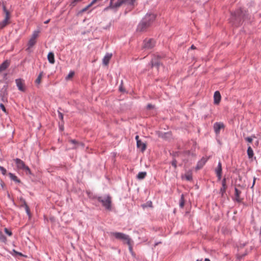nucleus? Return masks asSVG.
Wrapping results in <instances>:
<instances>
[{
  "label": "nucleus",
  "mask_w": 261,
  "mask_h": 261,
  "mask_svg": "<svg viewBox=\"0 0 261 261\" xmlns=\"http://www.w3.org/2000/svg\"><path fill=\"white\" fill-rule=\"evenodd\" d=\"M246 12L240 9L232 14L230 20L233 24L238 26L240 24L241 20L246 19Z\"/></svg>",
  "instance_id": "f257e3e1"
},
{
  "label": "nucleus",
  "mask_w": 261,
  "mask_h": 261,
  "mask_svg": "<svg viewBox=\"0 0 261 261\" xmlns=\"http://www.w3.org/2000/svg\"><path fill=\"white\" fill-rule=\"evenodd\" d=\"M97 200L101 203L102 205L107 209L110 210L111 208V197L110 195L99 196L97 198Z\"/></svg>",
  "instance_id": "f03ea898"
},
{
  "label": "nucleus",
  "mask_w": 261,
  "mask_h": 261,
  "mask_svg": "<svg viewBox=\"0 0 261 261\" xmlns=\"http://www.w3.org/2000/svg\"><path fill=\"white\" fill-rule=\"evenodd\" d=\"M18 169L22 170L25 172L27 174H31V171L29 167L25 165L24 162L18 158L14 159Z\"/></svg>",
  "instance_id": "7ed1b4c3"
},
{
  "label": "nucleus",
  "mask_w": 261,
  "mask_h": 261,
  "mask_svg": "<svg viewBox=\"0 0 261 261\" xmlns=\"http://www.w3.org/2000/svg\"><path fill=\"white\" fill-rule=\"evenodd\" d=\"M110 234L111 236H114L117 239L125 241L127 244H129L130 239L128 235L118 232H112L110 233Z\"/></svg>",
  "instance_id": "20e7f679"
},
{
  "label": "nucleus",
  "mask_w": 261,
  "mask_h": 261,
  "mask_svg": "<svg viewBox=\"0 0 261 261\" xmlns=\"http://www.w3.org/2000/svg\"><path fill=\"white\" fill-rule=\"evenodd\" d=\"M136 0H117L115 3V7H120L122 4L126 5L129 9H132L134 5Z\"/></svg>",
  "instance_id": "39448f33"
},
{
  "label": "nucleus",
  "mask_w": 261,
  "mask_h": 261,
  "mask_svg": "<svg viewBox=\"0 0 261 261\" xmlns=\"http://www.w3.org/2000/svg\"><path fill=\"white\" fill-rule=\"evenodd\" d=\"M3 9L4 11V12L6 14V16L5 19L0 22V29H2L4 28L5 27H6L8 23V20L10 18V13L8 11V10L7 9L5 5H3Z\"/></svg>",
  "instance_id": "423d86ee"
},
{
  "label": "nucleus",
  "mask_w": 261,
  "mask_h": 261,
  "mask_svg": "<svg viewBox=\"0 0 261 261\" xmlns=\"http://www.w3.org/2000/svg\"><path fill=\"white\" fill-rule=\"evenodd\" d=\"M8 88L7 82L0 90V98L3 102H6L8 100Z\"/></svg>",
  "instance_id": "0eeeda50"
},
{
  "label": "nucleus",
  "mask_w": 261,
  "mask_h": 261,
  "mask_svg": "<svg viewBox=\"0 0 261 261\" xmlns=\"http://www.w3.org/2000/svg\"><path fill=\"white\" fill-rule=\"evenodd\" d=\"M149 27L147 22L142 20L138 25L137 31L138 32H144Z\"/></svg>",
  "instance_id": "6e6552de"
},
{
  "label": "nucleus",
  "mask_w": 261,
  "mask_h": 261,
  "mask_svg": "<svg viewBox=\"0 0 261 261\" xmlns=\"http://www.w3.org/2000/svg\"><path fill=\"white\" fill-rule=\"evenodd\" d=\"M15 83L19 90L22 92H24L25 91L24 81L22 79H17L15 80Z\"/></svg>",
  "instance_id": "1a4fd4ad"
},
{
  "label": "nucleus",
  "mask_w": 261,
  "mask_h": 261,
  "mask_svg": "<svg viewBox=\"0 0 261 261\" xmlns=\"http://www.w3.org/2000/svg\"><path fill=\"white\" fill-rule=\"evenodd\" d=\"M155 15L153 14H147L143 18V20L146 21L150 26L151 23L154 20Z\"/></svg>",
  "instance_id": "9d476101"
},
{
  "label": "nucleus",
  "mask_w": 261,
  "mask_h": 261,
  "mask_svg": "<svg viewBox=\"0 0 261 261\" xmlns=\"http://www.w3.org/2000/svg\"><path fill=\"white\" fill-rule=\"evenodd\" d=\"M151 66L152 67H155L157 70L161 67H163L162 64L159 61L158 58L154 57L151 61Z\"/></svg>",
  "instance_id": "9b49d317"
},
{
  "label": "nucleus",
  "mask_w": 261,
  "mask_h": 261,
  "mask_svg": "<svg viewBox=\"0 0 261 261\" xmlns=\"http://www.w3.org/2000/svg\"><path fill=\"white\" fill-rule=\"evenodd\" d=\"M144 42V48L146 49H151L153 48L155 45V41L152 39H150L148 40H145Z\"/></svg>",
  "instance_id": "f8f14e48"
},
{
  "label": "nucleus",
  "mask_w": 261,
  "mask_h": 261,
  "mask_svg": "<svg viewBox=\"0 0 261 261\" xmlns=\"http://www.w3.org/2000/svg\"><path fill=\"white\" fill-rule=\"evenodd\" d=\"M224 128V125L222 122H216L214 124V129L216 134H219L220 129Z\"/></svg>",
  "instance_id": "ddd939ff"
},
{
  "label": "nucleus",
  "mask_w": 261,
  "mask_h": 261,
  "mask_svg": "<svg viewBox=\"0 0 261 261\" xmlns=\"http://www.w3.org/2000/svg\"><path fill=\"white\" fill-rule=\"evenodd\" d=\"M215 172L216 173L218 180H220L221 178L222 175V165L220 162L218 163V166L215 169Z\"/></svg>",
  "instance_id": "4468645a"
},
{
  "label": "nucleus",
  "mask_w": 261,
  "mask_h": 261,
  "mask_svg": "<svg viewBox=\"0 0 261 261\" xmlns=\"http://www.w3.org/2000/svg\"><path fill=\"white\" fill-rule=\"evenodd\" d=\"M58 112V115L59 118L62 120L61 122H59V129L61 131H63L64 129V122H63V118H64V114L59 111Z\"/></svg>",
  "instance_id": "2eb2a0df"
},
{
  "label": "nucleus",
  "mask_w": 261,
  "mask_h": 261,
  "mask_svg": "<svg viewBox=\"0 0 261 261\" xmlns=\"http://www.w3.org/2000/svg\"><path fill=\"white\" fill-rule=\"evenodd\" d=\"M10 65V61L7 60L3 62L0 65V72L5 70Z\"/></svg>",
  "instance_id": "dca6fc26"
},
{
  "label": "nucleus",
  "mask_w": 261,
  "mask_h": 261,
  "mask_svg": "<svg viewBox=\"0 0 261 261\" xmlns=\"http://www.w3.org/2000/svg\"><path fill=\"white\" fill-rule=\"evenodd\" d=\"M221 96L220 92L218 91H216L214 95V103L215 105L219 104L221 100Z\"/></svg>",
  "instance_id": "f3484780"
},
{
  "label": "nucleus",
  "mask_w": 261,
  "mask_h": 261,
  "mask_svg": "<svg viewBox=\"0 0 261 261\" xmlns=\"http://www.w3.org/2000/svg\"><path fill=\"white\" fill-rule=\"evenodd\" d=\"M206 161H207L206 159H205L204 158H202L201 159V160L198 162L196 167V169L197 170H199V169L202 168L203 167V166H204V165L206 162Z\"/></svg>",
  "instance_id": "a211bd4d"
},
{
  "label": "nucleus",
  "mask_w": 261,
  "mask_h": 261,
  "mask_svg": "<svg viewBox=\"0 0 261 261\" xmlns=\"http://www.w3.org/2000/svg\"><path fill=\"white\" fill-rule=\"evenodd\" d=\"M112 57V54L107 53L104 57L102 60V63L105 65H107L109 64L110 60Z\"/></svg>",
  "instance_id": "6ab92c4d"
},
{
  "label": "nucleus",
  "mask_w": 261,
  "mask_h": 261,
  "mask_svg": "<svg viewBox=\"0 0 261 261\" xmlns=\"http://www.w3.org/2000/svg\"><path fill=\"white\" fill-rule=\"evenodd\" d=\"M159 136L164 139H168L171 138V133L170 132L166 133H160Z\"/></svg>",
  "instance_id": "aec40b11"
},
{
  "label": "nucleus",
  "mask_w": 261,
  "mask_h": 261,
  "mask_svg": "<svg viewBox=\"0 0 261 261\" xmlns=\"http://www.w3.org/2000/svg\"><path fill=\"white\" fill-rule=\"evenodd\" d=\"M137 146L138 148H140L142 151H144L146 149V144L142 142L141 140H138Z\"/></svg>",
  "instance_id": "412c9836"
},
{
  "label": "nucleus",
  "mask_w": 261,
  "mask_h": 261,
  "mask_svg": "<svg viewBox=\"0 0 261 261\" xmlns=\"http://www.w3.org/2000/svg\"><path fill=\"white\" fill-rule=\"evenodd\" d=\"M36 41L35 40L31 38L28 43V47L27 48L26 50L28 52H30V48L32 47L36 44Z\"/></svg>",
  "instance_id": "4be33fe9"
},
{
  "label": "nucleus",
  "mask_w": 261,
  "mask_h": 261,
  "mask_svg": "<svg viewBox=\"0 0 261 261\" xmlns=\"http://www.w3.org/2000/svg\"><path fill=\"white\" fill-rule=\"evenodd\" d=\"M47 59L50 63L54 64L55 63L54 54L53 53L49 52L48 54Z\"/></svg>",
  "instance_id": "5701e85b"
},
{
  "label": "nucleus",
  "mask_w": 261,
  "mask_h": 261,
  "mask_svg": "<svg viewBox=\"0 0 261 261\" xmlns=\"http://www.w3.org/2000/svg\"><path fill=\"white\" fill-rule=\"evenodd\" d=\"M9 176L11 180L14 181L17 183H20V180L18 178V177L14 174L12 173H9Z\"/></svg>",
  "instance_id": "b1692460"
},
{
  "label": "nucleus",
  "mask_w": 261,
  "mask_h": 261,
  "mask_svg": "<svg viewBox=\"0 0 261 261\" xmlns=\"http://www.w3.org/2000/svg\"><path fill=\"white\" fill-rule=\"evenodd\" d=\"M69 142L70 143L72 146L71 147V148H76L80 144L76 141L75 140H69ZM83 145L82 144H81Z\"/></svg>",
  "instance_id": "393cba45"
},
{
  "label": "nucleus",
  "mask_w": 261,
  "mask_h": 261,
  "mask_svg": "<svg viewBox=\"0 0 261 261\" xmlns=\"http://www.w3.org/2000/svg\"><path fill=\"white\" fill-rule=\"evenodd\" d=\"M247 155L248 156L249 159H252L254 155L253 151L251 147V146H249L247 149Z\"/></svg>",
  "instance_id": "a878e982"
},
{
  "label": "nucleus",
  "mask_w": 261,
  "mask_h": 261,
  "mask_svg": "<svg viewBox=\"0 0 261 261\" xmlns=\"http://www.w3.org/2000/svg\"><path fill=\"white\" fill-rule=\"evenodd\" d=\"M146 172H140L138 174L137 178L139 180H142L146 177Z\"/></svg>",
  "instance_id": "bb28decb"
},
{
  "label": "nucleus",
  "mask_w": 261,
  "mask_h": 261,
  "mask_svg": "<svg viewBox=\"0 0 261 261\" xmlns=\"http://www.w3.org/2000/svg\"><path fill=\"white\" fill-rule=\"evenodd\" d=\"M241 191L239 190L237 188H235V197L236 199L238 202H241V199L240 197V195L241 194Z\"/></svg>",
  "instance_id": "cd10ccee"
},
{
  "label": "nucleus",
  "mask_w": 261,
  "mask_h": 261,
  "mask_svg": "<svg viewBox=\"0 0 261 261\" xmlns=\"http://www.w3.org/2000/svg\"><path fill=\"white\" fill-rule=\"evenodd\" d=\"M43 75V71H41L40 72L39 74L38 75L37 78L35 80V83L36 84L38 85V84H39L41 83V78H42Z\"/></svg>",
  "instance_id": "c85d7f7f"
},
{
  "label": "nucleus",
  "mask_w": 261,
  "mask_h": 261,
  "mask_svg": "<svg viewBox=\"0 0 261 261\" xmlns=\"http://www.w3.org/2000/svg\"><path fill=\"white\" fill-rule=\"evenodd\" d=\"M7 240L6 237L3 234V232L0 231V241L1 242L6 243Z\"/></svg>",
  "instance_id": "c756f323"
},
{
  "label": "nucleus",
  "mask_w": 261,
  "mask_h": 261,
  "mask_svg": "<svg viewBox=\"0 0 261 261\" xmlns=\"http://www.w3.org/2000/svg\"><path fill=\"white\" fill-rule=\"evenodd\" d=\"M93 5V4H92V2H91L88 6H87L86 7H85L84 8L81 10L79 11V14L82 13L86 12Z\"/></svg>",
  "instance_id": "7c9ffc66"
},
{
  "label": "nucleus",
  "mask_w": 261,
  "mask_h": 261,
  "mask_svg": "<svg viewBox=\"0 0 261 261\" xmlns=\"http://www.w3.org/2000/svg\"><path fill=\"white\" fill-rule=\"evenodd\" d=\"M184 204H185L184 196V194H182L181 195V197H180V199L179 206L181 208H182L184 206Z\"/></svg>",
  "instance_id": "2f4dec72"
},
{
  "label": "nucleus",
  "mask_w": 261,
  "mask_h": 261,
  "mask_svg": "<svg viewBox=\"0 0 261 261\" xmlns=\"http://www.w3.org/2000/svg\"><path fill=\"white\" fill-rule=\"evenodd\" d=\"M114 1V0H110L109 6L108 7H107V8H106V10L108 9L109 8L114 9V8H118V7H115V3L113 4Z\"/></svg>",
  "instance_id": "473e14b6"
},
{
  "label": "nucleus",
  "mask_w": 261,
  "mask_h": 261,
  "mask_svg": "<svg viewBox=\"0 0 261 261\" xmlns=\"http://www.w3.org/2000/svg\"><path fill=\"white\" fill-rule=\"evenodd\" d=\"M39 33V31H34L33 32V33L31 38L36 40V39L38 36Z\"/></svg>",
  "instance_id": "72a5a7b5"
},
{
  "label": "nucleus",
  "mask_w": 261,
  "mask_h": 261,
  "mask_svg": "<svg viewBox=\"0 0 261 261\" xmlns=\"http://www.w3.org/2000/svg\"><path fill=\"white\" fill-rule=\"evenodd\" d=\"M25 210L26 211V213L27 214V215L29 216V217H31V212H30V208L29 207V206L27 204H25Z\"/></svg>",
  "instance_id": "f704fd0d"
},
{
  "label": "nucleus",
  "mask_w": 261,
  "mask_h": 261,
  "mask_svg": "<svg viewBox=\"0 0 261 261\" xmlns=\"http://www.w3.org/2000/svg\"><path fill=\"white\" fill-rule=\"evenodd\" d=\"M227 187H223L221 188L220 190V193H221L222 196H223L224 194L225 193Z\"/></svg>",
  "instance_id": "c9c22d12"
},
{
  "label": "nucleus",
  "mask_w": 261,
  "mask_h": 261,
  "mask_svg": "<svg viewBox=\"0 0 261 261\" xmlns=\"http://www.w3.org/2000/svg\"><path fill=\"white\" fill-rule=\"evenodd\" d=\"M185 178L186 179L190 181L192 179V176L191 173H187L185 175Z\"/></svg>",
  "instance_id": "e433bc0d"
},
{
  "label": "nucleus",
  "mask_w": 261,
  "mask_h": 261,
  "mask_svg": "<svg viewBox=\"0 0 261 261\" xmlns=\"http://www.w3.org/2000/svg\"><path fill=\"white\" fill-rule=\"evenodd\" d=\"M74 75V72L73 71H71L68 74L67 76H66V79H70L72 78Z\"/></svg>",
  "instance_id": "4c0bfd02"
},
{
  "label": "nucleus",
  "mask_w": 261,
  "mask_h": 261,
  "mask_svg": "<svg viewBox=\"0 0 261 261\" xmlns=\"http://www.w3.org/2000/svg\"><path fill=\"white\" fill-rule=\"evenodd\" d=\"M5 232L8 234L9 236H11L12 235V232L11 230H9L7 228H5L4 229Z\"/></svg>",
  "instance_id": "58836bf2"
},
{
  "label": "nucleus",
  "mask_w": 261,
  "mask_h": 261,
  "mask_svg": "<svg viewBox=\"0 0 261 261\" xmlns=\"http://www.w3.org/2000/svg\"><path fill=\"white\" fill-rule=\"evenodd\" d=\"M0 171H1L2 173L4 175H6L7 173L6 169L4 167L1 166H0Z\"/></svg>",
  "instance_id": "ea45409f"
},
{
  "label": "nucleus",
  "mask_w": 261,
  "mask_h": 261,
  "mask_svg": "<svg viewBox=\"0 0 261 261\" xmlns=\"http://www.w3.org/2000/svg\"><path fill=\"white\" fill-rule=\"evenodd\" d=\"M21 202V207H25V204H27L25 200L23 199V198H20V199Z\"/></svg>",
  "instance_id": "a19ab883"
},
{
  "label": "nucleus",
  "mask_w": 261,
  "mask_h": 261,
  "mask_svg": "<svg viewBox=\"0 0 261 261\" xmlns=\"http://www.w3.org/2000/svg\"><path fill=\"white\" fill-rule=\"evenodd\" d=\"M0 108L2 109L4 112L5 113H7V110L3 103H0Z\"/></svg>",
  "instance_id": "79ce46f5"
},
{
  "label": "nucleus",
  "mask_w": 261,
  "mask_h": 261,
  "mask_svg": "<svg viewBox=\"0 0 261 261\" xmlns=\"http://www.w3.org/2000/svg\"><path fill=\"white\" fill-rule=\"evenodd\" d=\"M222 186L223 187H227L226 186V179L225 178H224L222 181Z\"/></svg>",
  "instance_id": "37998d69"
},
{
  "label": "nucleus",
  "mask_w": 261,
  "mask_h": 261,
  "mask_svg": "<svg viewBox=\"0 0 261 261\" xmlns=\"http://www.w3.org/2000/svg\"><path fill=\"white\" fill-rule=\"evenodd\" d=\"M245 140L249 143H251L252 142V138L250 137H248L245 138Z\"/></svg>",
  "instance_id": "c03bdc74"
},
{
  "label": "nucleus",
  "mask_w": 261,
  "mask_h": 261,
  "mask_svg": "<svg viewBox=\"0 0 261 261\" xmlns=\"http://www.w3.org/2000/svg\"><path fill=\"white\" fill-rule=\"evenodd\" d=\"M129 246V250L130 252H132L133 251V247L131 245V239L129 240V244H127Z\"/></svg>",
  "instance_id": "a18cd8bd"
},
{
  "label": "nucleus",
  "mask_w": 261,
  "mask_h": 261,
  "mask_svg": "<svg viewBox=\"0 0 261 261\" xmlns=\"http://www.w3.org/2000/svg\"><path fill=\"white\" fill-rule=\"evenodd\" d=\"M176 164H177V161H176V160H173L172 162V165L173 166H174V167L175 168H176Z\"/></svg>",
  "instance_id": "49530a36"
},
{
  "label": "nucleus",
  "mask_w": 261,
  "mask_h": 261,
  "mask_svg": "<svg viewBox=\"0 0 261 261\" xmlns=\"http://www.w3.org/2000/svg\"><path fill=\"white\" fill-rule=\"evenodd\" d=\"M82 0H74L72 3H71V5L72 7L74 6L76 4V3L79 2H80Z\"/></svg>",
  "instance_id": "de8ad7c7"
},
{
  "label": "nucleus",
  "mask_w": 261,
  "mask_h": 261,
  "mask_svg": "<svg viewBox=\"0 0 261 261\" xmlns=\"http://www.w3.org/2000/svg\"><path fill=\"white\" fill-rule=\"evenodd\" d=\"M13 252H14L15 254H17V255H18L21 256H23V254H22L21 252H17V251H16V250H14V249H13Z\"/></svg>",
  "instance_id": "09e8293b"
},
{
  "label": "nucleus",
  "mask_w": 261,
  "mask_h": 261,
  "mask_svg": "<svg viewBox=\"0 0 261 261\" xmlns=\"http://www.w3.org/2000/svg\"><path fill=\"white\" fill-rule=\"evenodd\" d=\"M146 108H147V109H148V110L152 109L154 108V106L149 103V104L147 105Z\"/></svg>",
  "instance_id": "8fccbe9b"
},
{
  "label": "nucleus",
  "mask_w": 261,
  "mask_h": 261,
  "mask_svg": "<svg viewBox=\"0 0 261 261\" xmlns=\"http://www.w3.org/2000/svg\"><path fill=\"white\" fill-rule=\"evenodd\" d=\"M256 178L255 177H254L253 178V184H252V186H251V188L252 189L254 184H255V180H256Z\"/></svg>",
  "instance_id": "3c124183"
},
{
  "label": "nucleus",
  "mask_w": 261,
  "mask_h": 261,
  "mask_svg": "<svg viewBox=\"0 0 261 261\" xmlns=\"http://www.w3.org/2000/svg\"><path fill=\"white\" fill-rule=\"evenodd\" d=\"M102 0H92V4H94L95 3H96L97 2H100V1H101Z\"/></svg>",
  "instance_id": "603ef678"
},
{
  "label": "nucleus",
  "mask_w": 261,
  "mask_h": 261,
  "mask_svg": "<svg viewBox=\"0 0 261 261\" xmlns=\"http://www.w3.org/2000/svg\"><path fill=\"white\" fill-rule=\"evenodd\" d=\"M1 185L2 187L3 188L5 186V183L3 181H1Z\"/></svg>",
  "instance_id": "864d4df0"
},
{
  "label": "nucleus",
  "mask_w": 261,
  "mask_h": 261,
  "mask_svg": "<svg viewBox=\"0 0 261 261\" xmlns=\"http://www.w3.org/2000/svg\"><path fill=\"white\" fill-rule=\"evenodd\" d=\"M135 139H136V140L137 142L138 141V140H139V136H136V137H135Z\"/></svg>",
  "instance_id": "5fc2aeb1"
},
{
  "label": "nucleus",
  "mask_w": 261,
  "mask_h": 261,
  "mask_svg": "<svg viewBox=\"0 0 261 261\" xmlns=\"http://www.w3.org/2000/svg\"><path fill=\"white\" fill-rule=\"evenodd\" d=\"M191 48L192 49H195L196 47L194 45H192L191 46Z\"/></svg>",
  "instance_id": "6e6d98bb"
},
{
  "label": "nucleus",
  "mask_w": 261,
  "mask_h": 261,
  "mask_svg": "<svg viewBox=\"0 0 261 261\" xmlns=\"http://www.w3.org/2000/svg\"><path fill=\"white\" fill-rule=\"evenodd\" d=\"M49 21H50V19H48V20H47L45 21L44 22V23H46H46H48L49 22Z\"/></svg>",
  "instance_id": "4d7b16f0"
},
{
  "label": "nucleus",
  "mask_w": 261,
  "mask_h": 261,
  "mask_svg": "<svg viewBox=\"0 0 261 261\" xmlns=\"http://www.w3.org/2000/svg\"><path fill=\"white\" fill-rule=\"evenodd\" d=\"M119 90H120V91H123V89H122V87H121V86H120V87H119Z\"/></svg>",
  "instance_id": "13d9d810"
},
{
  "label": "nucleus",
  "mask_w": 261,
  "mask_h": 261,
  "mask_svg": "<svg viewBox=\"0 0 261 261\" xmlns=\"http://www.w3.org/2000/svg\"><path fill=\"white\" fill-rule=\"evenodd\" d=\"M7 75V73H5V74H4V77L5 79H6Z\"/></svg>",
  "instance_id": "bf43d9fd"
},
{
  "label": "nucleus",
  "mask_w": 261,
  "mask_h": 261,
  "mask_svg": "<svg viewBox=\"0 0 261 261\" xmlns=\"http://www.w3.org/2000/svg\"><path fill=\"white\" fill-rule=\"evenodd\" d=\"M160 243H161V242L156 243L155 244L154 246H155L158 245L159 244H160Z\"/></svg>",
  "instance_id": "052dcab7"
},
{
  "label": "nucleus",
  "mask_w": 261,
  "mask_h": 261,
  "mask_svg": "<svg viewBox=\"0 0 261 261\" xmlns=\"http://www.w3.org/2000/svg\"><path fill=\"white\" fill-rule=\"evenodd\" d=\"M204 261H210V260L208 258H205Z\"/></svg>",
  "instance_id": "680f3d73"
},
{
  "label": "nucleus",
  "mask_w": 261,
  "mask_h": 261,
  "mask_svg": "<svg viewBox=\"0 0 261 261\" xmlns=\"http://www.w3.org/2000/svg\"><path fill=\"white\" fill-rule=\"evenodd\" d=\"M196 261H202V260L197 259Z\"/></svg>",
  "instance_id": "e2e57ef3"
}]
</instances>
